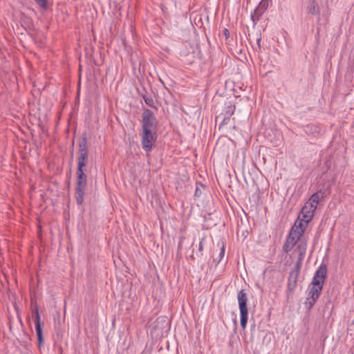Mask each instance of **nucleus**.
I'll list each match as a JSON object with an SVG mask.
<instances>
[{
  "mask_svg": "<svg viewBox=\"0 0 354 354\" xmlns=\"http://www.w3.org/2000/svg\"><path fill=\"white\" fill-rule=\"evenodd\" d=\"M297 241H298L295 239L292 236H288L283 247L284 252L288 253L290 251H291Z\"/></svg>",
  "mask_w": 354,
  "mask_h": 354,
  "instance_id": "obj_12",
  "label": "nucleus"
},
{
  "mask_svg": "<svg viewBox=\"0 0 354 354\" xmlns=\"http://www.w3.org/2000/svg\"><path fill=\"white\" fill-rule=\"evenodd\" d=\"M324 192L322 190H319L314 193L310 196L308 201L302 207L301 214L304 217L306 223H309L313 218L314 212L317 207L319 199L324 198Z\"/></svg>",
  "mask_w": 354,
  "mask_h": 354,
  "instance_id": "obj_2",
  "label": "nucleus"
},
{
  "mask_svg": "<svg viewBox=\"0 0 354 354\" xmlns=\"http://www.w3.org/2000/svg\"><path fill=\"white\" fill-rule=\"evenodd\" d=\"M303 229L299 226H293L288 236H292L295 239L299 241L304 234Z\"/></svg>",
  "mask_w": 354,
  "mask_h": 354,
  "instance_id": "obj_13",
  "label": "nucleus"
},
{
  "mask_svg": "<svg viewBox=\"0 0 354 354\" xmlns=\"http://www.w3.org/2000/svg\"><path fill=\"white\" fill-rule=\"evenodd\" d=\"M34 313H35L34 318H35V323L36 333H37L38 342L39 344H41L43 341L42 329H41V323H40V315H39V309H38V306L37 305L35 306Z\"/></svg>",
  "mask_w": 354,
  "mask_h": 354,
  "instance_id": "obj_10",
  "label": "nucleus"
},
{
  "mask_svg": "<svg viewBox=\"0 0 354 354\" xmlns=\"http://www.w3.org/2000/svg\"><path fill=\"white\" fill-rule=\"evenodd\" d=\"M205 241V238L201 239L199 245H198V249L197 251H196V254L198 256L202 255V251L203 250V241Z\"/></svg>",
  "mask_w": 354,
  "mask_h": 354,
  "instance_id": "obj_18",
  "label": "nucleus"
},
{
  "mask_svg": "<svg viewBox=\"0 0 354 354\" xmlns=\"http://www.w3.org/2000/svg\"><path fill=\"white\" fill-rule=\"evenodd\" d=\"M156 321L158 322H159L160 321H165V317H158Z\"/></svg>",
  "mask_w": 354,
  "mask_h": 354,
  "instance_id": "obj_22",
  "label": "nucleus"
},
{
  "mask_svg": "<svg viewBox=\"0 0 354 354\" xmlns=\"http://www.w3.org/2000/svg\"><path fill=\"white\" fill-rule=\"evenodd\" d=\"M301 263L297 262L295 268L289 274L288 280V289L290 292H293L297 286L298 277L300 273Z\"/></svg>",
  "mask_w": 354,
  "mask_h": 354,
  "instance_id": "obj_8",
  "label": "nucleus"
},
{
  "mask_svg": "<svg viewBox=\"0 0 354 354\" xmlns=\"http://www.w3.org/2000/svg\"><path fill=\"white\" fill-rule=\"evenodd\" d=\"M145 102L150 107L155 108L154 101L150 96L143 95L142 96Z\"/></svg>",
  "mask_w": 354,
  "mask_h": 354,
  "instance_id": "obj_17",
  "label": "nucleus"
},
{
  "mask_svg": "<svg viewBox=\"0 0 354 354\" xmlns=\"http://www.w3.org/2000/svg\"><path fill=\"white\" fill-rule=\"evenodd\" d=\"M198 194H199V189H198V188H196V192H195V195L198 196Z\"/></svg>",
  "mask_w": 354,
  "mask_h": 354,
  "instance_id": "obj_23",
  "label": "nucleus"
},
{
  "mask_svg": "<svg viewBox=\"0 0 354 354\" xmlns=\"http://www.w3.org/2000/svg\"><path fill=\"white\" fill-rule=\"evenodd\" d=\"M269 4L268 0H261L258 6L255 8L254 13L252 15L253 21H259L260 17L267 10Z\"/></svg>",
  "mask_w": 354,
  "mask_h": 354,
  "instance_id": "obj_9",
  "label": "nucleus"
},
{
  "mask_svg": "<svg viewBox=\"0 0 354 354\" xmlns=\"http://www.w3.org/2000/svg\"><path fill=\"white\" fill-rule=\"evenodd\" d=\"M296 250L299 252L298 261L301 263L304 259V255L306 254V243H299L296 248Z\"/></svg>",
  "mask_w": 354,
  "mask_h": 354,
  "instance_id": "obj_14",
  "label": "nucleus"
},
{
  "mask_svg": "<svg viewBox=\"0 0 354 354\" xmlns=\"http://www.w3.org/2000/svg\"><path fill=\"white\" fill-rule=\"evenodd\" d=\"M308 223H306L304 220V217L303 216L302 214L301 213V215H299L298 220L295 222L294 226H299L301 227L303 230L304 231L305 228L306 227Z\"/></svg>",
  "mask_w": 354,
  "mask_h": 354,
  "instance_id": "obj_15",
  "label": "nucleus"
},
{
  "mask_svg": "<svg viewBox=\"0 0 354 354\" xmlns=\"http://www.w3.org/2000/svg\"><path fill=\"white\" fill-rule=\"evenodd\" d=\"M140 135L142 149L150 151L156 140V130L142 129Z\"/></svg>",
  "mask_w": 354,
  "mask_h": 354,
  "instance_id": "obj_4",
  "label": "nucleus"
},
{
  "mask_svg": "<svg viewBox=\"0 0 354 354\" xmlns=\"http://www.w3.org/2000/svg\"><path fill=\"white\" fill-rule=\"evenodd\" d=\"M142 117V129L156 130L158 122L151 110L144 109Z\"/></svg>",
  "mask_w": 354,
  "mask_h": 354,
  "instance_id": "obj_5",
  "label": "nucleus"
},
{
  "mask_svg": "<svg viewBox=\"0 0 354 354\" xmlns=\"http://www.w3.org/2000/svg\"><path fill=\"white\" fill-rule=\"evenodd\" d=\"M237 299L240 309L241 326L245 330L248 319V310L247 307L248 297L244 290L239 292Z\"/></svg>",
  "mask_w": 354,
  "mask_h": 354,
  "instance_id": "obj_3",
  "label": "nucleus"
},
{
  "mask_svg": "<svg viewBox=\"0 0 354 354\" xmlns=\"http://www.w3.org/2000/svg\"><path fill=\"white\" fill-rule=\"evenodd\" d=\"M35 1L42 8H47L48 0H35Z\"/></svg>",
  "mask_w": 354,
  "mask_h": 354,
  "instance_id": "obj_19",
  "label": "nucleus"
},
{
  "mask_svg": "<svg viewBox=\"0 0 354 354\" xmlns=\"http://www.w3.org/2000/svg\"><path fill=\"white\" fill-rule=\"evenodd\" d=\"M260 41H261V38L257 39V44H258L259 47H260Z\"/></svg>",
  "mask_w": 354,
  "mask_h": 354,
  "instance_id": "obj_24",
  "label": "nucleus"
},
{
  "mask_svg": "<svg viewBox=\"0 0 354 354\" xmlns=\"http://www.w3.org/2000/svg\"><path fill=\"white\" fill-rule=\"evenodd\" d=\"M228 108L230 109V111H229V113H229V115L230 116V115H232L233 114L234 111V109H235V107H234V106H229Z\"/></svg>",
  "mask_w": 354,
  "mask_h": 354,
  "instance_id": "obj_21",
  "label": "nucleus"
},
{
  "mask_svg": "<svg viewBox=\"0 0 354 354\" xmlns=\"http://www.w3.org/2000/svg\"><path fill=\"white\" fill-rule=\"evenodd\" d=\"M223 34L225 35L226 39L230 37V31L227 28H225L223 30Z\"/></svg>",
  "mask_w": 354,
  "mask_h": 354,
  "instance_id": "obj_20",
  "label": "nucleus"
},
{
  "mask_svg": "<svg viewBox=\"0 0 354 354\" xmlns=\"http://www.w3.org/2000/svg\"><path fill=\"white\" fill-rule=\"evenodd\" d=\"M224 255H225V245H224V243L222 242L221 243V248H220V252H219L218 256V257H214V259H213L214 261H216L217 263H218L221 261V259H223Z\"/></svg>",
  "mask_w": 354,
  "mask_h": 354,
  "instance_id": "obj_16",
  "label": "nucleus"
},
{
  "mask_svg": "<svg viewBox=\"0 0 354 354\" xmlns=\"http://www.w3.org/2000/svg\"><path fill=\"white\" fill-rule=\"evenodd\" d=\"M322 290V289H320L319 287L317 288L312 285L309 286L308 297L304 303V305L308 310L311 309L315 305L321 295Z\"/></svg>",
  "mask_w": 354,
  "mask_h": 354,
  "instance_id": "obj_7",
  "label": "nucleus"
},
{
  "mask_svg": "<svg viewBox=\"0 0 354 354\" xmlns=\"http://www.w3.org/2000/svg\"><path fill=\"white\" fill-rule=\"evenodd\" d=\"M327 275V266L324 263H322L318 269L316 270L315 274L313 278L310 285L317 288L319 287L323 289V285L326 280Z\"/></svg>",
  "mask_w": 354,
  "mask_h": 354,
  "instance_id": "obj_6",
  "label": "nucleus"
},
{
  "mask_svg": "<svg viewBox=\"0 0 354 354\" xmlns=\"http://www.w3.org/2000/svg\"><path fill=\"white\" fill-rule=\"evenodd\" d=\"M307 12L313 15H319V8L315 0H309L308 5L307 6Z\"/></svg>",
  "mask_w": 354,
  "mask_h": 354,
  "instance_id": "obj_11",
  "label": "nucleus"
},
{
  "mask_svg": "<svg viewBox=\"0 0 354 354\" xmlns=\"http://www.w3.org/2000/svg\"><path fill=\"white\" fill-rule=\"evenodd\" d=\"M77 181L75 187V199L77 204L83 203L85 190L87 184V177L83 168L86 167L88 160V148L86 138L84 137L78 145L77 153Z\"/></svg>",
  "mask_w": 354,
  "mask_h": 354,
  "instance_id": "obj_1",
  "label": "nucleus"
}]
</instances>
